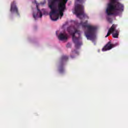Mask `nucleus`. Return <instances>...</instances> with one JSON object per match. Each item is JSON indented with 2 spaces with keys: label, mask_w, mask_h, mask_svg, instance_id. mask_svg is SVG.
I'll return each mask as SVG.
<instances>
[{
  "label": "nucleus",
  "mask_w": 128,
  "mask_h": 128,
  "mask_svg": "<svg viewBox=\"0 0 128 128\" xmlns=\"http://www.w3.org/2000/svg\"><path fill=\"white\" fill-rule=\"evenodd\" d=\"M116 25L113 24L110 28L108 30L106 38H108V36L112 34V32H115L116 33L112 34V37L114 38H118L119 32L118 30H116Z\"/></svg>",
  "instance_id": "obj_6"
},
{
  "label": "nucleus",
  "mask_w": 128,
  "mask_h": 128,
  "mask_svg": "<svg viewBox=\"0 0 128 128\" xmlns=\"http://www.w3.org/2000/svg\"><path fill=\"white\" fill-rule=\"evenodd\" d=\"M118 46V44H112V42L110 41L108 42L102 49V52H106V50H110L112 48H116Z\"/></svg>",
  "instance_id": "obj_7"
},
{
  "label": "nucleus",
  "mask_w": 128,
  "mask_h": 128,
  "mask_svg": "<svg viewBox=\"0 0 128 128\" xmlns=\"http://www.w3.org/2000/svg\"><path fill=\"white\" fill-rule=\"evenodd\" d=\"M64 70L62 67H60L59 70L60 72L62 73L64 72Z\"/></svg>",
  "instance_id": "obj_13"
},
{
  "label": "nucleus",
  "mask_w": 128,
  "mask_h": 128,
  "mask_svg": "<svg viewBox=\"0 0 128 128\" xmlns=\"http://www.w3.org/2000/svg\"><path fill=\"white\" fill-rule=\"evenodd\" d=\"M66 46L68 48H72V44H70V43H68L67 44Z\"/></svg>",
  "instance_id": "obj_14"
},
{
  "label": "nucleus",
  "mask_w": 128,
  "mask_h": 128,
  "mask_svg": "<svg viewBox=\"0 0 128 128\" xmlns=\"http://www.w3.org/2000/svg\"><path fill=\"white\" fill-rule=\"evenodd\" d=\"M79 26H82V28H86V30L85 31V36L87 40H94L96 38V27L90 25H88V21L84 22L82 21Z\"/></svg>",
  "instance_id": "obj_3"
},
{
  "label": "nucleus",
  "mask_w": 128,
  "mask_h": 128,
  "mask_svg": "<svg viewBox=\"0 0 128 128\" xmlns=\"http://www.w3.org/2000/svg\"><path fill=\"white\" fill-rule=\"evenodd\" d=\"M58 38L60 40H68V35L66 33H60L58 36Z\"/></svg>",
  "instance_id": "obj_9"
},
{
  "label": "nucleus",
  "mask_w": 128,
  "mask_h": 128,
  "mask_svg": "<svg viewBox=\"0 0 128 128\" xmlns=\"http://www.w3.org/2000/svg\"><path fill=\"white\" fill-rule=\"evenodd\" d=\"M84 6L80 4H76L75 6V14H76L78 18H80V16H82L83 18H88V16L84 13Z\"/></svg>",
  "instance_id": "obj_5"
},
{
  "label": "nucleus",
  "mask_w": 128,
  "mask_h": 128,
  "mask_svg": "<svg viewBox=\"0 0 128 128\" xmlns=\"http://www.w3.org/2000/svg\"><path fill=\"white\" fill-rule=\"evenodd\" d=\"M35 4H36V8H37V10H38V13L36 14H34L33 16L34 18H38V15L39 14V16H40V18H42V11H40V10L38 8V4L36 3V1H35Z\"/></svg>",
  "instance_id": "obj_10"
},
{
  "label": "nucleus",
  "mask_w": 128,
  "mask_h": 128,
  "mask_svg": "<svg viewBox=\"0 0 128 128\" xmlns=\"http://www.w3.org/2000/svg\"><path fill=\"white\" fill-rule=\"evenodd\" d=\"M68 0H52L48 3V6L50 10V16L53 22H56L60 18V16H64V12L66 10V4Z\"/></svg>",
  "instance_id": "obj_1"
},
{
  "label": "nucleus",
  "mask_w": 128,
  "mask_h": 128,
  "mask_svg": "<svg viewBox=\"0 0 128 128\" xmlns=\"http://www.w3.org/2000/svg\"><path fill=\"white\" fill-rule=\"evenodd\" d=\"M107 20H108L110 24H112V20L110 18L108 17V18H107Z\"/></svg>",
  "instance_id": "obj_12"
},
{
  "label": "nucleus",
  "mask_w": 128,
  "mask_h": 128,
  "mask_svg": "<svg viewBox=\"0 0 128 128\" xmlns=\"http://www.w3.org/2000/svg\"><path fill=\"white\" fill-rule=\"evenodd\" d=\"M74 52L75 54H78V52L76 51V50L74 51V52Z\"/></svg>",
  "instance_id": "obj_15"
},
{
  "label": "nucleus",
  "mask_w": 128,
  "mask_h": 128,
  "mask_svg": "<svg viewBox=\"0 0 128 128\" xmlns=\"http://www.w3.org/2000/svg\"><path fill=\"white\" fill-rule=\"evenodd\" d=\"M69 33L72 36V40L75 44L76 48L78 49L82 44V38L80 37V31L76 30L74 32H69Z\"/></svg>",
  "instance_id": "obj_4"
},
{
  "label": "nucleus",
  "mask_w": 128,
  "mask_h": 128,
  "mask_svg": "<svg viewBox=\"0 0 128 128\" xmlns=\"http://www.w3.org/2000/svg\"><path fill=\"white\" fill-rule=\"evenodd\" d=\"M68 60V56H63L61 58V62H66Z\"/></svg>",
  "instance_id": "obj_11"
},
{
  "label": "nucleus",
  "mask_w": 128,
  "mask_h": 128,
  "mask_svg": "<svg viewBox=\"0 0 128 128\" xmlns=\"http://www.w3.org/2000/svg\"><path fill=\"white\" fill-rule=\"evenodd\" d=\"M80 19L82 20V18H80Z\"/></svg>",
  "instance_id": "obj_18"
},
{
  "label": "nucleus",
  "mask_w": 128,
  "mask_h": 128,
  "mask_svg": "<svg viewBox=\"0 0 128 128\" xmlns=\"http://www.w3.org/2000/svg\"><path fill=\"white\" fill-rule=\"evenodd\" d=\"M42 10H44V9H42Z\"/></svg>",
  "instance_id": "obj_17"
},
{
  "label": "nucleus",
  "mask_w": 128,
  "mask_h": 128,
  "mask_svg": "<svg viewBox=\"0 0 128 128\" xmlns=\"http://www.w3.org/2000/svg\"><path fill=\"white\" fill-rule=\"evenodd\" d=\"M10 12L12 14H16V16H20V12H18V9L16 5V2H13L11 4Z\"/></svg>",
  "instance_id": "obj_8"
},
{
  "label": "nucleus",
  "mask_w": 128,
  "mask_h": 128,
  "mask_svg": "<svg viewBox=\"0 0 128 128\" xmlns=\"http://www.w3.org/2000/svg\"><path fill=\"white\" fill-rule=\"evenodd\" d=\"M116 12H124V4L116 2V0H112L108 4L106 10V14L108 16H114Z\"/></svg>",
  "instance_id": "obj_2"
},
{
  "label": "nucleus",
  "mask_w": 128,
  "mask_h": 128,
  "mask_svg": "<svg viewBox=\"0 0 128 128\" xmlns=\"http://www.w3.org/2000/svg\"><path fill=\"white\" fill-rule=\"evenodd\" d=\"M71 58H74V56H71Z\"/></svg>",
  "instance_id": "obj_16"
}]
</instances>
